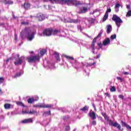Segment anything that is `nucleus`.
Instances as JSON below:
<instances>
[{"label": "nucleus", "mask_w": 131, "mask_h": 131, "mask_svg": "<svg viewBox=\"0 0 131 131\" xmlns=\"http://www.w3.org/2000/svg\"><path fill=\"white\" fill-rule=\"evenodd\" d=\"M96 39H97V37L93 39V40L92 41V43L91 48H90V49L93 54H95V43H96V42H97Z\"/></svg>", "instance_id": "obj_12"}, {"label": "nucleus", "mask_w": 131, "mask_h": 131, "mask_svg": "<svg viewBox=\"0 0 131 131\" xmlns=\"http://www.w3.org/2000/svg\"><path fill=\"white\" fill-rule=\"evenodd\" d=\"M96 64V62H94L93 63H90L89 65L90 66H92V65H95Z\"/></svg>", "instance_id": "obj_51"}, {"label": "nucleus", "mask_w": 131, "mask_h": 131, "mask_svg": "<svg viewBox=\"0 0 131 131\" xmlns=\"http://www.w3.org/2000/svg\"><path fill=\"white\" fill-rule=\"evenodd\" d=\"M104 118L105 120H106L107 121H108L109 120V117H108V116L104 115Z\"/></svg>", "instance_id": "obj_36"}, {"label": "nucleus", "mask_w": 131, "mask_h": 131, "mask_svg": "<svg viewBox=\"0 0 131 131\" xmlns=\"http://www.w3.org/2000/svg\"><path fill=\"white\" fill-rule=\"evenodd\" d=\"M34 34H35V31H32L27 28H25L20 33L21 37L26 36L29 41H31L34 38Z\"/></svg>", "instance_id": "obj_2"}, {"label": "nucleus", "mask_w": 131, "mask_h": 131, "mask_svg": "<svg viewBox=\"0 0 131 131\" xmlns=\"http://www.w3.org/2000/svg\"><path fill=\"white\" fill-rule=\"evenodd\" d=\"M45 113V114H48V115H51V111H49V112H47Z\"/></svg>", "instance_id": "obj_46"}, {"label": "nucleus", "mask_w": 131, "mask_h": 131, "mask_svg": "<svg viewBox=\"0 0 131 131\" xmlns=\"http://www.w3.org/2000/svg\"><path fill=\"white\" fill-rule=\"evenodd\" d=\"M22 63L25 64V58L24 57H21L17 59L14 62L15 65H20Z\"/></svg>", "instance_id": "obj_8"}, {"label": "nucleus", "mask_w": 131, "mask_h": 131, "mask_svg": "<svg viewBox=\"0 0 131 131\" xmlns=\"http://www.w3.org/2000/svg\"><path fill=\"white\" fill-rule=\"evenodd\" d=\"M27 60L29 63H35L37 61H39V60H40V57H39V55L37 54L35 56L28 57Z\"/></svg>", "instance_id": "obj_5"}, {"label": "nucleus", "mask_w": 131, "mask_h": 131, "mask_svg": "<svg viewBox=\"0 0 131 131\" xmlns=\"http://www.w3.org/2000/svg\"><path fill=\"white\" fill-rule=\"evenodd\" d=\"M92 106H93V108L96 107V106H95V104H94V103L92 104Z\"/></svg>", "instance_id": "obj_54"}, {"label": "nucleus", "mask_w": 131, "mask_h": 131, "mask_svg": "<svg viewBox=\"0 0 131 131\" xmlns=\"http://www.w3.org/2000/svg\"><path fill=\"white\" fill-rule=\"evenodd\" d=\"M115 38H116V35H115V34L112 35L111 36V39H115Z\"/></svg>", "instance_id": "obj_37"}, {"label": "nucleus", "mask_w": 131, "mask_h": 131, "mask_svg": "<svg viewBox=\"0 0 131 131\" xmlns=\"http://www.w3.org/2000/svg\"><path fill=\"white\" fill-rule=\"evenodd\" d=\"M112 31V26L108 25L106 26V32L109 34Z\"/></svg>", "instance_id": "obj_17"}, {"label": "nucleus", "mask_w": 131, "mask_h": 131, "mask_svg": "<svg viewBox=\"0 0 131 131\" xmlns=\"http://www.w3.org/2000/svg\"><path fill=\"white\" fill-rule=\"evenodd\" d=\"M121 122H122V126H125V127H126V126L127 125V124L123 121H122Z\"/></svg>", "instance_id": "obj_41"}, {"label": "nucleus", "mask_w": 131, "mask_h": 131, "mask_svg": "<svg viewBox=\"0 0 131 131\" xmlns=\"http://www.w3.org/2000/svg\"><path fill=\"white\" fill-rule=\"evenodd\" d=\"M54 55L55 56V58L57 61H60L61 59H60V57H59V54L57 52L54 53Z\"/></svg>", "instance_id": "obj_24"}, {"label": "nucleus", "mask_w": 131, "mask_h": 131, "mask_svg": "<svg viewBox=\"0 0 131 131\" xmlns=\"http://www.w3.org/2000/svg\"><path fill=\"white\" fill-rule=\"evenodd\" d=\"M3 94V92L2 91V89H0V95Z\"/></svg>", "instance_id": "obj_53"}, {"label": "nucleus", "mask_w": 131, "mask_h": 131, "mask_svg": "<svg viewBox=\"0 0 131 131\" xmlns=\"http://www.w3.org/2000/svg\"><path fill=\"white\" fill-rule=\"evenodd\" d=\"M15 40H17V35H15Z\"/></svg>", "instance_id": "obj_55"}, {"label": "nucleus", "mask_w": 131, "mask_h": 131, "mask_svg": "<svg viewBox=\"0 0 131 131\" xmlns=\"http://www.w3.org/2000/svg\"><path fill=\"white\" fill-rule=\"evenodd\" d=\"M130 75H131V72H130Z\"/></svg>", "instance_id": "obj_61"}, {"label": "nucleus", "mask_w": 131, "mask_h": 131, "mask_svg": "<svg viewBox=\"0 0 131 131\" xmlns=\"http://www.w3.org/2000/svg\"><path fill=\"white\" fill-rule=\"evenodd\" d=\"M36 18H38L39 21H42V20H45V15L41 14L39 16H36Z\"/></svg>", "instance_id": "obj_22"}, {"label": "nucleus", "mask_w": 131, "mask_h": 131, "mask_svg": "<svg viewBox=\"0 0 131 131\" xmlns=\"http://www.w3.org/2000/svg\"><path fill=\"white\" fill-rule=\"evenodd\" d=\"M110 91L112 92H116V88H115V86H111V89H110Z\"/></svg>", "instance_id": "obj_29"}, {"label": "nucleus", "mask_w": 131, "mask_h": 131, "mask_svg": "<svg viewBox=\"0 0 131 131\" xmlns=\"http://www.w3.org/2000/svg\"><path fill=\"white\" fill-rule=\"evenodd\" d=\"M123 74L125 75H128V74H130V73H129L128 72H125L123 73Z\"/></svg>", "instance_id": "obj_48"}, {"label": "nucleus", "mask_w": 131, "mask_h": 131, "mask_svg": "<svg viewBox=\"0 0 131 131\" xmlns=\"http://www.w3.org/2000/svg\"><path fill=\"white\" fill-rule=\"evenodd\" d=\"M51 3L59 2L61 5H68V6H79L81 5L79 1L76 0H49Z\"/></svg>", "instance_id": "obj_3"}, {"label": "nucleus", "mask_w": 131, "mask_h": 131, "mask_svg": "<svg viewBox=\"0 0 131 131\" xmlns=\"http://www.w3.org/2000/svg\"><path fill=\"white\" fill-rule=\"evenodd\" d=\"M130 16H131V10H130L127 12L126 15V17H130Z\"/></svg>", "instance_id": "obj_31"}, {"label": "nucleus", "mask_w": 131, "mask_h": 131, "mask_svg": "<svg viewBox=\"0 0 131 131\" xmlns=\"http://www.w3.org/2000/svg\"><path fill=\"white\" fill-rule=\"evenodd\" d=\"M107 121L108 122L109 125H112L113 126H114V127H117V128L119 129V130L121 129V126L117 122L113 123V121L111 120H109Z\"/></svg>", "instance_id": "obj_6"}, {"label": "nucleus", "mask_w": 131, "mask_h": 131, "mask_svg": "<svg viewBox=\"0 0 131 131\" xmlns=\"http://www.w3.org/2000/svg\"><path fill=\"white\" fill-rule=\"evenodd\" d=\"M65 22L68 23H79L80 22V20L77 19H73L70 18H67L64 20Z\"/></svg>", "instance_id": "obj_9"}, {"label": "nucleus", "mask_w": 131, "mask_h": 131, "mask_svg": "<svg viewBox=\"0 0 131 131\" xmlns=\"http://www.w3.org/2000/svg\"><path fill=\"white\" fill-rule=\"evenodd\" d=\"M65 58L69 60L70 61H72L73 62L72 63L73 67L77 71H80V67H83V69L85 73H87L88 76L90 75V71L89 70V67L85 66L83 62L81 63L78 62L77 61L74 60V58L71 56L65 55Z\"/></svg>", "instance_id": "obj_1"}, {"label": "nucleus", "mask_w": 131, "mask_h": 131, "mask_svg": "<svg viewBox=\"0 0 131 131\" xmlns=\"http://www.w3.org/2000/svg\"><path fill=\"white\" fill-rule=\"evenodd\" d=\"M23 114H35V113H36V111H34V110H32L30 111V112H24L23 111Z\"/></svg>", "instance_id": "obj_20"}, {"label": "nucleus", "mask_w": 131, "mask_h": 131, "mask_svg": "<svg viewBox=\"0 0 131 131\" xmlns=\"http://www.w3.org/2000/svg\"><path fill=\"white\" fill-rule=\"evenodd\" d=\"M78 30H80V32L82 31V28L80 26L77 27Z\"/></svg>", "instance_id": "obj_40"}, {"label": "nucleus", "mask_w": 131, "mask_h": 131, "mask_svg": "<svg viewBox=\"0 0 131 131\" xmlns=\"http://www.w3.org/2000/svg\"><path fill=\"white\" fill-rule=\"evenodd\" d=\"M17 105H18L19 106H21L22 107H24V104L21 102H17L16 103Z\"/></svg>", "instance_id": "obj_32"}, {"label": "nucleus", "mask_w": 131, "mask_h": 131, "mask_svg": "<svg viewBox=\"0 0 131 131\" xmlns=\"http://www.w3.org/2000/svg\"><path fill=\"white\" fill-rule=\"evenodd\" d=\"M81 110L82 111H88V110H89V106H85L84 107H83L82 108H81Z\"/></svg>", "instance_id": "obj_30"}, {"label": "nucleus", "mask_w": 131, "mask_h": 131, "mask_svg": "<svg viewBox=\"0 0 131 131\" xmlns=\"http://www.w3.org/2000/svg\"><path fill=\"white\" fill-rule=\"evenodd\" d=\"M110 39L108 38H105V39L103 40L102 42V45L104 46V47H106L107 46H109L110 45Z\"/></svg>", "instance_id": "obj_14"}, {"label": "nucleus", "mask_w": 131, "mask_h": 131, "mask_svg": "<svg viewBox=\"0 0 131 131\" xmlns=\"http://www.w3.org/2000/svg\"><path fill=\"white\" fill-rule=\"evenodd\" d=\"M89 115L92 119L95 120L96 119V113L94 112H90L89 114Z\"/></svg>", "instance_id": "obj_18"}, {"label": "nucleus", "mask_w": 131, "mask_h": 131, "mask_svg": "<svg viewBox=\"0 0 131 131\" xmlns=\"http://www.w3.org/2000/svg\"><path fill=\"white\" fill-rule=\"evenodd\" d=\"M126 128H127V129H130V130H131V127H130V126H129V125L127 124V126H126Z\"/></svg>", "instance_id": "obj_47"}, {"label": "nucleus", "mask_w": 131, "mask_h": 131, "mask_svg": "<svg viewBox=\"0 0 131 131\" xmlns=\"http://www.w3.org/2000/svg\"><path fill=\"white\" fill-rule=\"evenodd\" d=\"M103 30H101L99 33L98 34V35H97V36L96 37V38H98V37H101V36H102V34L103 33Z\"/></svg>", "instance_id": "obj_28"}, {"label": "nucleus", "mask_w": 131, "mask_h": 131, "mask_svg": "<svg viewBox=\"0 0 131 131\" xmlns=\"http://www.w3.org/2000/svg\"><path fill=\"white\" fill-rule=\"evenodd\" d=\"M35 98H36V99L29 98L28 100V102L29 103V104H32V103H33V102H34L35 101H37V100H38V97L37 96H35Z\"/></svg>", "instance_id": "obj_15"}, {"label": "nucleus", "mask_w": 131, "mask_h": 131, "mask_svg": "<svg viewBox=\"0 0 131 131\" xmlns=\"http://www.w3.org/2000/svg\"><path fill=\"white\" fill-rule=\"evenodd\" d=\"M33 121L32 120V118H29L28 119H25L21 121L22 123H30L32 122Z\"/></svg>", "instance_id": "obj_16"}, {"label": "nucleus", "mask_w": 131, "mask_h": 131, "mask_svg": "<svg viewBox=\"0 0 131 131\" xmlns=\"http://www.w3.org/2000/svg\"><path fill=\"white\" fill-rule=\"evenodd\" d=\"M118 97L120 99H121L122 100H123V99L124 98V96H123V95H119Z\"/></svg>", "instance_id": "obj_42"}, {"label": "nucleus", "mask_w": 131, "mask_h": 131, "mask_svg": "<svg viewBox=\"0 0 131 131\" xmlns=\"http://www.w3.org/2000/svg\"><path fill=\"white\" fill-rule=\"evenodd\" d=\"M126 8H127V9H128V10H130V5H127Z\"/></svg>", "instance_id": "obj_49"}, {"label": "nucleus", "mask_w": 131, "mask_h": 131, "mask_svg": "<svg viewBox=\"0 0 131 131\" xmlns=\"http://www.w3.org/2000/svg\"><path fill=\"white\" fill-rule=\"evenodd\" d=\"M98 46L100 48V49H102V47H103V44L102 43H98Z\"/></svg>", "instance_id": "obj_43"}, {"label": "nucleus", "mask_w": 131, "mask_h": 131, "mask_svg": "<svg viewBox=\"0 0 131 131\" xmlns=\"http://www.w3.org/2000/svg\"><path fill=\"white\" fill-rule=\"evenodd\" d=\"M24 7L26 10H28L30 8V4L29 3H25Z\"/></svg>", "instance_id": "obj_23"}, {"label": "nucleus", "mask_w": 131, "mask_h": 131, "mask_svg": "<svg viewBox=\"0 0 131 131\" xmlns=\"http://www.w3.org/2000/svg\"><path fill=\"white\" fill-rule=\"evenodd\" d=\"M4 3L6 5H12L13 4V1H5Z\"/></svg>", "instance_id": "obj_27"}, {"label": "nucleus", "mask_w": 131, "mask_h": 131, "mask_svg": "<svg viewBox=\"0 0 131 131\" xmlns=\"http://www.w3.org/2000/svg\"><path fill=\"white\" fill-rule=\"evenodd\" d=\"M95 111H97V110L96 109V107H94Z\"/></svg>", "instance_id": "obj_56"}, {"label": "nucleus", "mask_w": 131, "mask_h": 131, "mask_svg": "<svg viewBox=\"0 0 131 131\" xmlns=\"http://www.w3.org/2000/svg\"><path fill=\"white\" fill-rule=\"evenodd\" d=\"M110 12H111V8H107L103 17V21H106V19H108V13Z\"/></svg>", "instance_id": "obj_13"}, {"label": "nucleus", "mask_w": 131, "mask_h": 131, "mask_svg": "<svg viewBox=\"0 0 131 131\" xmlns=\"http://www.w3.org/2000/svg\"><path fill=\"white\" fill-rule=\"evenodd\" d=\"M12 105L11 104L9 103H5L4 104V108L6 109L7 110L10 109Z\"/></svg>", "instance_id": "obj_21"}, {"label": "nucleus", "mask_w": 131, "mask_h": 131, "mask_svg": "<svg viewBox=\"0 0 131 131\" xmlns=\"http://www.w3.org/2000/svg\"><path fill=\"white\" fill-rule=\"evenodd\" d=\"M119 11V8H115V12L117 13Z\"/></svg>", "instance_id": "obj_50"}, {"label": "nucleus", "mask_w": 131, "mask_h": 131, "mask_svg": "<svg viewBox=\"0 0 131 131\" xmlns=\"http://www.w3.org/2000/svg\"><path fill=\"white\" fill-rule=\"evenodd\" d=\"M120 7V4H119L118 3L116 4L115 6V8L119 9Z\"/></svg>", "instance_id": "obj_38"}, {"label": "nucleus", "mask_w": 131, "mask_h": 131, "mask_svg": "<svg viewBox=\"0 0 131 131\" xmlns=\"http://www.w3.org/2000/svg\"><path fill=\"white\" fill-rule=\"evenodd\" d=\"M46 53H47L46 49H42L40 52L41 56L42 57V56H43Z\"/></svg>", "instance_id": "obj_25"}, {"label": "nucleus", "mask_w": 131, "mask_h": 131, "mask_svg": "<svg viewBox=\"0 0 131 131\" xmlns=\"http://www.w3.org/2000/svg\"><path fill=\"white\" fill-rule=\"evenodd\" d=\"M53 104H46L45 103H39L34 105V107H39L40 108H52Z\"/></svg>", "instance_id": "obj_7"}, {"label": "nucleus", "mask_w": 131, "mask_h": 131, "mask_svg": "<svg viewBox=\"0 0 131 131\" xmlns=\"http://www.w3.org/2000/svg\"><path fill=\"white\" fill-rule=\"evenodd\" d=\"M23 71H21L19 73H18L15 75V77H19V76H21V74H23Z\"/></svg>", "instance_id": "obj_26"}, {"label": "nucleus", "mask_w": 131, "mask_h": 131, "mask_svg": "<svg viewBox=\"0 0 131 131\" xmlns=\"http://www.w3.org/2000/svg\"><path fill=\"white\" fill-rule=\"evenodd\" d=\"M89 11V8L88 7H83L79 9V14H84V13H86Z\"/></svg>", "instance_id": "obj_11"}, {"label": "nucleus", "mask_w": 131, "mask_h": 131, "mask_svg": "<svg viewBox=\"0 0 131 131\" xmlns=\"http://www.w3.org/2000/svg\"><path fill=\"white\" fill-rule=\"evenodd\" d=\"M4 80H5V79L3 77H0V84L1 83H3Z\"/></svg>", "instance_id": "obj_39"}, {"label": "nucleus", "mask_w": 131, "mask_h": 131, "mask_svg": "<svg viewBox=\"0 0 131 131\" xmlns=\"http://www.w3.org/2000/svg\"><path fill=\"white\" fill-rule=\"evenodd\" d=\"M12 58H8L6 60V62L7 63H8V62H9V61H10V60H11Z\"/></svg>", "instance_id": "obj_52"}, {"label": "nucleus", "mask_w": 131, "mask_h": 131, "mask_svg": "<svg viewBox=\"0 0 131 131\" xmlns=\"http://www.w3.org/2000/svg\"><path fill=\"white\" fill-rule=\"evenodd\" d=\"M97 12H100V10L96 9L94 10L93 12H91L90 15H93V14H95V13H97Z\"/></svg>", "instance_id": "obj_35"}, {"label": "nucleus", "mask_w": 131, "mask_h": 131, "mask_svg": "<svg viewBox=\"0 0 131 131\" xmlns=\"http://www.w3.org/2000/svg\"><path fill=\"white\" fill-rule=\"evenodd\" d=\"M112 20L114 21L115 22L116 25H117L118 28H119L120 27V26L121 25L122 23H123V21H122V19L120 18L117 15L114 14L113 16L112 17Z\"/></svg>", "instance_id": "obj_4"}, {"label": "nucleus", "mask_w": 131, "mask_h": 131, "mask_svg": "<svg viewBox=\"0 0 131 131\" xmlns=\"http://www.w3.org/2000/svg\"><path fill=\"white\" fill-rule=\"evenodd\" d=\"M19 55H17V58H19Z\"/></svg>", "instance_id": "obj_58"}, {"label": "nucleus", "mask_w": 131, "mask_h": 131, "mask_svg": "<svg viewBox=\"0 0 131 131\" xmlns=\"http://www.w3.org/2000/svg\"><path fill=\"white\" fill-rule=\"evenodd\" d=\"M49 66L50 69H55V65L54 64H49Z\"/></svg>", "instance_id": "obj_33"}, {"label": "nucleus", "mask_w": 131, "mask_h": 131, "mask_svg": "<svg viewBox=\"0 0 131 131\" xmlns=\"http://www.w3.org/2000/svg\"><path fill=\"white\" fill-rule=\"evenodd\" d=\"M117 79H118V80H119V81H120V82H122V81H123V79H122V78H121L120 77H117Z\"/></svg>", "instance_id": "obj_34"}, {"label": "nucleus", "mask_w": 131, "mask_h": 131, "mask_svg": "<svg viewBox=\"0 0 131 131\" xmlns=\"http://www.w3.org/2000/svg\"><path fill=\"white\" fill-rule=\"evenodd\" d=\"M92 125H96L97 124V122L95 120H94L92 122Z\"/></svg>", "instance_id": "obj_44"}, {"label": "nucleus", "mask_w": 131, "mask_h": 131, "mask_svg": "<svg viewBox=\"0 0 131 131\" xmlns=\"http://www.w3.org/2000/svg\"><path fill=\"white\" fill-rule=\"evenodd\" d=\"M61 33V31L58 30H52V34L53 35H58Z\"/></svg>", "instance_id": "obj_19"}, {"label": "nucleus", "mask_w": 131, "mask_h": 131, "mask_svg": "<svg viewBox=\"0 0 131 131\" xmlns=\"http://www.w3.org/2000/svg\"><path fill=\"white\" fill-rule=\"evenodd\" d=\"M70 129V126H67L66 127V130H67V131L69 130Z\"/></svg>", "instance_id": "obj_45"}, {"label": "nucleus", "mask_w": 131, "mask_h": 131, "mask_svg": "<svg viewBox=\"0 0 131 131\" xmlns=\"http://www.w3.org/2000/svg\"><path fill=\"white\" fill-rule=\"evenodd\" d=\"M13 18H14V19H16V17H15L14 15H13Z\"/></svg>", "instance_id": "obj_57"}, {"label": "nucleus", "mask_w": 131, "mask_h": 131, "mask_svg": "<svg viewBox=\"0 0 131 131\" xmlns=\"http://www.w3.org/2000/svg\"><path fill=\"white\" fill-rule=\"evenodd\" d=\"M97 58H100V56H97Z\"/></svg>", "instance_id": "obj_59"}, {"label": "nucleus", "mask_w": 131, "mask_h": 131, "mask_svg": "<svg viewBox=\"0 0 131 131\" xmlns=\"http://www.w3.org/2000/svg\"><path fill=\"white\" fill-rule=\"evenodd\" d=\"M43 35H46V36H51L52 34V29H47L43 32Z\"/></svg>", "instance_id": "obj_10"}, {"label": "nucleus", "mask_w": 131, "mask_h": 131, "mask_svg": "<svg viewBox=\"0 0 131 131\" xmlns=\"http://www.w3.org/2000/svg\"><path fill=\"white\" fill-rule=\"evenodd\" d=\"M106 95H108V93H106Z\"/></svg>", "instance_id": "obj_60"}]
</instances>
